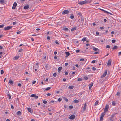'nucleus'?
I'll list each match as a JSON object with an SVG mask.
<instances>
[{"label": "nucleus", "instance_id": "obj_1", "mask_svg": "<svg viewBox=\"0 0 121 121\" xmlns=\"http://www.w3.org/2000/svg\"><path fill=\"white\" fill-rule=\"evenodd\" d=\"M109 108V105L107 104L105 106V108L104 110V112H103L105 113L108 110Z\"/></svg>", "mask_w": 121, "mask_h": 121}, {"label": "nucleus", "instance_id": "obj_2", "mask_svg": "<svg viewBox=\"0 0 121 121\" xmlns=\"http://www.w3.org/2000/svg\"><path fill=\"white\" fill-rule=\"evenodd\" d=\"M107 70H106L105 72L101 76V78L105 77L107 75Z\"/></svg>", "mask_w": 121, "mask_h": 121}, {"label": "nucleus", "instance_id": "obj_3", "mask_svg": "<svg viewBox=\"0 0 121 121\" xmlns=\"http://www.w3.org/2000/svg\"><path fill=\"white\" fill-rule=\"evenodd\" d=\"M105 112H103L102 113L100 116V121H102L103 120V117L104 115H105Z\"/></svg>", "mask_w": 121, "mask_h": 121}, {"label": "nucleus", "instance_id": "obj_4", "mask_svg": "<svg viewBox=\"0 0 121 121\" xmlns=\"http://www.w3.org/2000/svg\"><path fill=\"white\" fill-rule=\"evenodd\" d=\"M69 13V12L67 10H64L62 12V14L64 15L65 14H68Z\"/></svg>", "mask_w": 121, "mask_h": 121}, {"label": "nucleus", "instance_id": "obj_5", "mask_svg": "<svg viewBox=\"0 0 121 121\" xmlns=\"http://www.w3.org/2000/svg\"><path fill=\"white\" fill-rule=\"evenodd\" d=\"M87 3V1L86 0H85L83 1L80 2L79 3V4L80 5H83L86 4Z\"/></svg>", "mask_w": 121, "mask_h": 121}, {"label": "nucleus", "instance_id": "obj_6", "mask_svg": "<svg viewBox=\"0 0 121 121\" xmlns=\"http://www.w3.org/2000/svg\"><path fill=\"white\" fill-rule=\"evenodd\" d=\"M111 62L112 60L111 59H110L108 60L107 64L108 66H109L111 65Z\"/></svg>", "mask_w": 121, "mask_h": 121}, {"label": "nucleus", "instance_id": "obj_7", "mask_svg": "<svg viewBox=\"0 0 121 121\" xmlns=\"http://www.w3.org/2000/svg\"><path fill=\"white\" fill-rule=\"evenodd\" d=\"M12 26H8L7 27L4 28V30H9L12 28Z\"/></svg>", "mask_w": 121, "mask_h": 121}, {"label": "nucleus", "instance_id": "obj_8", "mask_svg": "<svg viewBox=\"0 0 121 121\" xmlns=\"http://www.w3.org/2000/svg\"><path fill=\"white\" fill-rule=\"evenodd\" d=\"M75 116L74 115H71L69 117V118L70 119H73L75 118Z\"/></svg>", "mask_w": 121, "mask_h": 121}, {"label": "nucleus", "instance_id": "obj_9", "mask_svg": "<svg viewBox=\"0 0 121 121\" xmlns=\"http://www.w3.org/2000/svg\"><path fill=\"white\" fill-rule=\"evenodd\" d=\"M31 97H34L35 99H37L38 98V96H36V94H33L31 95Z\"/></svg>", "mask_w": 121, "mask_h": 121}, {"label": "nucleus", "instance_id": "obj_10", "mask_svg": "<svg viewBox=\"0 0 121 121\" xmlns=\"http://www.w3.org/2000/svg\"><path fill=\"white\" fill-rule=\"evenodd\" d=\"M27 110L29 112L31 113H32L33 112V110L31 108H28Z\"/></svg>", "mask_w": 121, "mask_h": 121}, {"label": "nucleus", "instance_id": "obj_11", "mask_svg": "<svg viewBox=\"0 0 121 121\" xmlns=\"http://www.w3.org/2000/svg\"><path fill=\"white\" fill-rule=\"evenodd\" d=\"M93 50L94 51H99V49L96 48H95L94 47H93Z\"/></svg>", "mask_w": 121, "mask_h": 121}, {"label": "nucleus", "instance_id": "obj_12", "mask_svg": "<svg viewBox=\"0 0 121 121\" xmlns=\"http://www.w3.org/2000/svg\"><path fill=\"white\" fill-rule=\"evenodd\" d=\"M65 53L66 54V55L65 56V57H68V56H69L70 55V53L68 52H65Z\"/></svg>", "mask_w": 121, "mask_h": 121}, {"label": "nucleus", "instance_id": "obj_13", "mask_svg": "<svg viewBox=\"0 0 121 121\" xmlns=\"http://www.w3.org/2000/svg\"><path fill=\"white\" fill-rule=\"evenodd\" d=\"M29 7V6L28 5L25 6L24 7V9H26Z\"/></svg>", "mask_w": 121, "mask_h": 121}, {"label": "nucleus", "instance_id": "obj_14", "mask_svg": "<svg viewBox=\"0 0 121 121\" xmlns=\"http://www.w3.org/2000/svg\"><path fill=\"white\" fill-rule=\"evenodd\" d=\"M93 85V83L90 84L89 85V88L90 89H91Z\"/></svg>", "mask_w": 121, "mask_h": 121}, {"label": "nucleus", "instance_id": "obj_15", "mask_svg": "<svg viewBox=\"0 0 121 121\" xmlns=\"http://www.w3.org/2000/svg\"><path fill=\"white\" fill-rule=\"evenodd\" d=\"M84 107H83V111H84L86 108V103H85L84 105Z\"/></svg>", "mask_w": 121, "mask_h": 121}, {"label": "nucleus", "instance_id": "obj_16", "mask_svg": "<svg viewBox=\"0 0 121 121\" xmlns=\"http://www.w3.org/2000/svg\"><path fill=\"white\" fill-rule=\"evenodd\" d=\"M62 68L61 67H60L58 68V72L60 73V71L62 69Z\"/></svg>", "mask_w": 121, "mask_h": 121}, {"label": "nucleus", "instance_id": "obj_17", "mask_svg": "<svg viewBox=\"0 0 121 121\" xmlns=\"http://www.w3.org/2000/svg\"><path fill=\"white\" fill-rule=\"evenodd\" d=\"M19 57V56H16L14 57V59L15 60H17L18 59Z\"/></svg>", "mask_w": 121, "mask_h": 121}, {"label": "nucleus", "instance_id": "obj_18", "mask_svg": "<svg viewBox=\"0 0 121 121\" xmlns=\"http://www.w3.org/2000/svg\"><path fill=\"white\" fill-rule=\"evenodd\" d=\"M76 29V28L75 27H74L73 28L71 29V31L72 32L74 31Z\"/></svg>", "mask_w": 121, "mask_h": 121}, {"label": "nucleus", "instance_id": "obj_19", "mask_svg": "<svg viewBox=\"0 0 121 121\" xmlns=\"http://www.w3.org/2000/svg\"><path fill=\"white\" fill-rule=\"evenodd\" d=\"M78 15H79L81 17H83V16L82 15L81 13L79 12L78 13Z\"/></svg>", "mask_w": 121, "mask_h": 121}, {"label": "nucleus", "instance_id": "obj_20", "mask_svg": "<svg viewBox=\"0 0 121 121\" xmlns=\"http://www.w3.org/2000/svg\"><path fill=\"white\" fill-rule=\"evenodd\" d=\"M17 114L18 115H21V112L20 111H18L17 112Z\"/></svg>", "mask_w": 121, "mask_h": 121}, {"label": "nucleus", "instance_id": "obj_21", "mask_svg": "<svg viewBox=\"0 0 121 121\" xmlns=\"http://www.w3.org/2000/svg\"><path fill=\"white\" fill-rule=\"evenodd\" d=\"M99 101H96L94 105L96 106L98 105Z\"/></svg>", "mask_w": 121, "mask_h": 121}, {"label": "nucleus", "instance_id": "obj_22", "mask_svg": "<svg viewBox=\"0 0 121 121\" xmlns=\"http://www.w3.org/2000/svg\"><path fill=\"white\" fill-rule=\"evenodd\" d=\"M5 2L4 0H0V2L2 4L5 3Z\"/></svg>", "mask_w": 121, "mask_h": 121}, {"label": "nucleus", "instance_id": "obj_23", "mask_svg": "<svg viewBox=\"0 0 121 121\" xmlns=\"http://www.w3.org/2000/svg\"><path fill=\"white\" fill-rule=\"evenodd\" d=\"M73 88L74 86H70L68 87L70 89H73Z\"/></svg>", "mask_w": 121, "mask_h": 121}, {"label": "nucleus", "instance_id": "obj_24", "mask_svg": "<svg viewBox=\"0 0 121 121\" xmlns=\"http://www.w3.org/2000/svg\"><path fill=\"white\" fill-rule=\"evenodd\" d=\"M79 102V100L76 99L75 100L73 101L75 103H78Z\"/></svg>", "mask_w": 121, "mask_h": 121}, {"label": "nucleus", "instance_id": "obj_25", "mask_svg": "<svg viewBox=\"0 0 121 121\" xmlns=\"http://www.w3.org/2000/svg\"><path fill=\"white\" fill-rule=\"evenodd\" d=\"M117 47L116 46H115L114 47H113L112 49L113 50H114L115 49H117Z\"/></svg>", "mask_w": 121, "mask_h": 121}, {"label": "nucleus", "instance_id": "obj_26", "mask_svg": "<svg viewBox=\"0 0 121 121\" xmlns=\"http://www.w3.org/2000/svg\"><path fill=\"white\" fill-rule=\"evenodd\" d=\"M9 83L10 84H11V85H12L13 84V81H12V80H9Z\"/></svg>", "mask_w": 121, "mask_h": 121}, {"label": "nucleus", "instance_id": "obj_27", "mask_svg": "<svg viewBox=\"0 0 121 121\" xmlns=\"http://www.w3.org/2000/svg\"><path fill=\"white\" fill-rule=\"evenodd\" d=\"M70 18L71 19H73L74 18V16L73 15V14H71V15L70 16Z\"/></svg>", "mask_w": 121, "mask_h": 121}, {"label": "nucleus", "instance_id": "obj_28", "mask_svg": "<svg viewBox=\"0 0 121 121\" xmlns=\"http://www.w3.org/2000/svg\"><path fill=\"white\" fill-rule=\"evenodd\" d=\"M63 30L65 31H67L68 30V29L66 27H64L63 28Z\"/></svg>", "mask_w": 121, "mask_h": 121}, {"label": "nucleus", "instance_id": "obj_29", "mask_svg": "<svg viewBox=\"0 0 121 121\" xmlns=\"http://www.w3.org/2000/svg\"><path fill=\"white\" fill-rule=\"evenodd\" d=\"M99 9L102 11L104 12V13H106V12H107V11H106L105 10H104L102 9H101V8H99Z\"/></svg>", "mask_w": 121, "mask_h": 121}, {"label": "nucleus", "instance_id": "obj_30", "mask_svg": "<svg viewBox=\"0 0 121 121\" xmlns=\"http://www.w3.org/2000/svg\"><path fill=\"white\" fill-rule=\"evenodd\" d=\"M17 3L16 2H15L13 4V6H14V7H16L17 6Z\"/></svg>", "mask_w": 121, "mask_h": 121}, {"label": "nucleus", "instance_id": "obj_31", "mask_svg": "<svg viewBox=\"0 0 121 121\" xmlns=\"http://www.w3.org/2000/svg\"><path fill=\"white\" fill-rule=\"evenodd\" d=\"M83 78L86 80H87L88 79V78L87 76H84Z\"/></svg>", "mask_w": 121, "mask_h": 121}, {"label": "nucleus", "instance_id": "obj_32", "mask_svg": "<svg viewBox=\"0 0 121 121\" xmlns=\"http://www.w3.org/2000/svg\"><path fill=\"white\" fill-rule=\"evenodd\" d=\"M86 38H85V37H84V38H83L82 39V40L83 41H86Z\"/></svg>", "mask_w": 121, "mask_h": 121}, {"label": "nucleus", "instance_id": "obj_33", "mask_svg": "<svg viewBox=\"0 0 121 121\" xmlns=\"http://www.w3.org/2000/svg\"><path fill=\"white\" fill-rule=\"evenodd\" d=\"M73 108V106L72 105H70L69 106V109H71Z\"/></svg>", "mask_w": 121, "mask_h": 121}, {"label": "nucleus", "instance_id": "obj_34", "mask_svg": "<svg viewBox=\"0 0 121 121\" xmlns=\"http://www.w3.org/2000/svg\"><path fill=\"white\" fill-rule=\"evenodd\" d=\"M62 99L61 98H59L58 99V101L59 102H60L62 100Z\"/></svg>", "mask_w": 121, "mask_h": 121}, {"label": "nucleus", "instance_id": "obj_35", "mask_svg": "<svg viewBox=\"0 0 121 121\" xmlns=\"http://www.w3.org/2000/svg\"><path fill=\"white\" fill-rule=\"evenodd\" d=\"M64 100L66 102H68V100L67 98H65L64 99Z\"/></svg>", "mask_w": 121, "mask_h": 121}, {"label": "nucleus", "instance_id": "obj_36", "mask_svg": "<svg viewBox=\"0 0 121 121\" xmlns=\"http://www.w3.org/2000/svg\"><path fill=\"white\" fill-rule=\"evenodd\" d=\"M4 26V25L3 24L2 25H0V28H2Z\"/></svg>", "mask_w": 121, "mask_h": 121}, {"label": "nucleus", "instance_id": "obj_37", "mask_svg": "<svg viewBox=\"0 0 121 121\" xmlns=\"http://www.w3.org/2000/svg\"><path fill=\"white\" fill-rule=\"evenodd\" d=\"M82 80V79L80 78H79L78 79V81H81Z\"/></svg>", "mask_w": 121, "mask_h": 121}, {"label": "nucleus", "instance_id": "obj_38", "mask_svg": "<svg viewBox=\"0 0 121 121\" xmlns=\"http://www.w3.org/2000/svg\"><path fill=\"white\" fill-rule=\"evenodd\" d=\"M21 31H17V34H20V33H21Z\"/></svg>", "mask_w": 121, "mask_h": 121}, {"label": "nucleus", "instance_id": "obj_39", "mask_svg": "<svg viewBox=\"0 0 121 121\" xmlns=\"http://www.w3.org/2000/svg\"><path fill=\"white\" fill-rule=\"evenodd\" d=\"M7 95L8 96L9 99H10L11 98V96L10 94H8Z\"/></svg>", "mask_w": 121, "mask_h": 121}, {"label": "nucleus", "instance_id": "obj_40", "mask_svg": "<svg viewBox=\"0 0 121 121\" xmlns=\"http://www.w3.org/2000/svg\"><path fill=\"white\" fill-rule=\"evenodd\" d=\"M112 104L114 106L116 104V103L114 101L112 102Z\"/></svg>", "mask_w": 121, "mask_h": 121}, {"label": "nucleus", "instance_id": "obj_41", "mask_svg": "<svg viewBox=\"0 0 121 121\" xmlns=\"http://www.w3.org/2000/svg\"><path fill=\"white\" fill-rule=\"evenodd\" d=\"M116 41V40H114V39L112 40V42L113 43H114Z\"/></svg>", "mask_w": 121, "mask_h": 121}, {"label": "nucleus", "instance_id": "obj_42", "mask_svg": "<svg viewBox=\"0 0 121 121\" xmlns=\"http://www.w3.org/2000/svg\"><path fill=\"white\" fill-rule=\"evenodd\" d=\"M4 73V71L3 70H2L1 71V74H3Z\"/></svg>", "mask_w": 121, "mask_h": 121}, {"label": "nucleus", "instance_id": "obj_43", "mask_svg": "<svg viewBox=\"0 0 121 121\" xmlns=\"http://www.w3.org/2000/svg\"><path fill=\"white\" fill-rule=\"evenodd\" d=\"M98 52H95L94 53V54H97L99 53V51H97Z\"/></svg>", "mask_w": 121, "mask_h": 121}, {"label": "nucleus", "instance_id": "obj_44", "mask_svg": "<svg viewBox=\"0 0 121 121\" xmlns=\"http://www.w3.org/2000/svg\"><path fill=\"white\" fill-rule=\"evenodd\" d=\"M92 69L94 71H95L96 69V68L95 67H93L92 68Z\"/></svg>", "mask_w": 121, "mask_h": 121}, {"label": "nucleus", "instance_id": "obj_45", "mask_svg": "<svg viewBox=\"0 0 121 121\" xmlns=\"http://www.w3.org/2000/svg\"><path fill=\"white\" fill-rule=\"evenodd\" d=\"M47 39L48 40H50V37L49 36H48L47 37Z\"/></svg>", "mask_w": 121, "mask_h": 121}, {"label": "nucleus", "instance_id": "obj_46", "mask_svg": "<svg viewBox=\"0 0 121 121\" xmlns=\"http://www.w3.org/2000/svg\"><path fill=\"white\" fill-rule=\"evenodd\" d=\"M106 48H110V46L109 45H108L106 46Z\"/></svg>", "mask_w": 121, "mask_h": 121}, {"label": "nucleus", "instance_id": "obj_47", "mask_svg": "<svg viewBox=\"0 0 121 121\" xmlns=\"http://www.w3.org/2000/svg\"><path fill=\"white\" fill-rule=\"evenodd\" d=\"M56 73H54L53 74V76L54 77H56Z\"/></svg>", "mask_w": 121, "mask_h": 121}, {"label": "nucleus", "instance_id": "obj_48", "mask_svg": "<svg viewBox=\"0 0 121 121\" xmlns=\"http://www.w3.org/2000/svg\"><path fill=\"white\" fill-rule=\"evenodd\" d=\"M50 89H51V87H47V88L46 89V90H49Z\"/></svg>", "mask_w": 121, "mask_h": 121}, {"label": "nucleus", "instance_id": "obj_49", "mask_svg": "<svg viewBox=\"0 0 121 121\" xmlns=\"http://www.w3.org/2000/svg\"><path fill=\"white\" fill-rule=\"evenodd\" d=\"M96 60H93L92 62H91V63H95L96 61Z\"/></svg>", "mask_w": 121, "mask_h": 121}, {"label": "nucleus", "instance_id": "obj_50", "mask_svg": "<svg viewBox=\"0 0 121 121\" xmlns=\"http://www.w3.org/2000/svg\"><path fill=\"white\" fill-rule=\"evenodd\" d=\"M84 60V59L83 58H81L80 59V60L81 61H83Z\"/></svg>", "mask_w": 121, "mask_h": 121}, {"label": "nucleus", "instance_id": "obj_51", "mask_svg": "<svg viewBox=\"0 0 121 121\" xmlns=\"http://www.w3.org/2000/svg\"><path fill=\"white\" fill-rule=\"evenodd\" d=\"M11 108L12 109H14V107L13 106V105H11Z\"/></svg>", "mask_w": 121, "mask_h": 121}, {"label": "nucleus", "instance_id": "obj_52", "mask_svg": "<svg viewBox=\"0 0 121 121\" xmlns=\"http://www.w3.org/2000/svg\"><path fill=\"white\" fill-rule=\"evenodd\" d=\"M120 94V93L119 92H118L117 93V95H119Z\"/></svg>", "mask_w": 121, "mask_h": 121}, {"label": "nucleus", "instance_id": "obj_53", "mask_svg": "<svg viewBox=\"0 0 121 121\" xmlns=\"http://www.w3.org/2000/svg\"><path fill=\"white\" fill-rule=\"evenodd\" d=\"M36 82V81H34L32 82V83L33 84H34Z\"/></svg>", "mask_w": 121, "mask_h": 121}, {"label": "nucleus", "instance_id": "obj_54", "mask_svg": "<svg viewBox=\"0 0 121 121\" xmlns=\"http://www.w3.org/2000/svg\"><path fill=\"white\" fill-rule=\"evenodd\" d=\"M106 13H107L108 14H110V15H112V14L110 12H109L107 11V12H106Z\"/></svg>", "mask_w": 121, "mask_h": 121}, {"label": "nucleus", "instance_id": "obj_55", "mask_svg": "<svg viewBox=\"0 0 121 121\" xmlns=\"http://www.w3.org/2000/svg\"><path fill=\"white\" fill-rule=\"evenodd\" d=\"M79 51L80 50H77L76 51V53H78Z\"/></svg>", "mask_w": 121, "mask_h": 121}, {"label": "nucleus", "instance_id": "obj_56", "mask_svg": "<svg viewBox=\"0 0 121 121\" xmlns=\"http://www.w3.org/2000/svg\"><path fill=\"white\" fill-rule=\"evenodd\" d=\"M43 103L44 104H46L47 103V102L45 100H44L43 101Z\"/></svg>", "mask_w": 121, "mask_h": 121}, {"label": "nucleus", "instance_id": "obj_57", "mask_svg": "<svg viewBox=\"0 0 121 121\" xmlns=\"http://www.w3.org/2000/svg\"><path fill=\"white\" fill-rule=\"evenodd\" d=\"M96 34L97 35H99V32H96Z\"/></svg>", "mask_w": 121, "mask_h": 121}, {"label": "nucleus", "instance_id": "obj_58", "mask_svg": "<svg viewBox=\"0 0 121 121\" xmlns=\"http://www.w3.org/2000/svg\"><path fill=\"white\" fill-rule=\"evenodd\" d=\"M22 50H23V49H21L19 50L18 52H21L22 51Z\"/></svg>", "mask_w": 121, "mask_h": 121}, {"label": "nucleus", "instance_id": "obj_59", "mask_svg": "<svg viewBox=\"0 0 121 121\" xmlns=\"http://www.w3.org/2000/svg\"><path fill=\"white\" fill-rule=\"evenodd\" d=\"M55 43L57 44H59V43L58 42V41H55Z\"/></svg>", "mask_w": 121, "mask_h": 121}, {"label": "nucleus", "instance_id": "obj_60", "mask_svg": "<svg viewBox=\"0 0 121 121\" xmlns=\"http://www.w3.org/2000/svg\"><path fill=\"white\" fill-rule=\"evenodd\" d=\"M21 86V84L20 83H19L18 84V86L19 87H20Z\"/></svg>", "mask_w": 121, "mask_h": 121}, {"label": "nucleus", "instance_id": "obj_61", "mask_svg": "<svg viewBox=\"0 0 121 121\" xmlns=\"http://www.w3.org/2000/svg\"><path fill=\"white\" fill-rule=\"evenodd\" d=\"M68 64L67 63H65V66H67L68 65Z\"/></svg>", "mask_w": 121, "mask_h": 121}, {"label": "nucleus", "instance_id": "obj_62", "mask_svg": "<svg viewBox=\"0 0 121 121\" xmlns=\"http://www.w3.org/2000/svg\"><path fill=\"white\" fill-rule=\"evenodd\" d=\"M75 66L77 67H79V66L78 65V64H76L75 65Z\"/></svg>", "mask_w": 121, "mask_h": 121}, {"label": "nucleus", "instance_id": "obj_63", "mask_svg": "<svg viewBox=\"0 0 121 121\" xmlns=\"http://www.w3.org/2000/svg\"><path fill=\"white\" fill-rule=\"evenodd\" d=\"M16 24V22H13V25H15V24Z\"/></svg>", "mask_w": 121, "mask_h": 121}, {"label": "nucleus", "instance_id": "obj_64", "mask_svg": "<svg viewBox=\"0 0 121 121\" xmlns=\"http://www.w3.org/2000/svg\"><path fill=\"white\" fill-rule=\"evenodd\" d=\"M121 55V52H119L118 53V55L120 56Z\"/></svg>", "mask_w": 121, "mask_h": 121}]
</instances>
